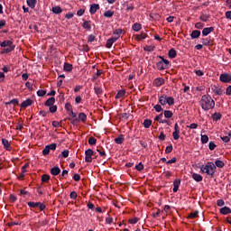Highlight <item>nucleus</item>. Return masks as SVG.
Returning <instances> with one entry per match:
<instances>
[{
	"mask_svg": "<svg viewBox=\"0 0 231 231\" xmlns=\"http://www.w3.org/2000/svg\"><path fill=\"white\" fill-rule=\"evenodd\" d=\"M162 118H163V114H160L159 116H157L155 117V121L159 124H163V120Z\"/></svg>",
	"mask_w": 231,
	"mask_h": 231,
	"instance_id": "49530a36",
	"label": "nucleus"
},
{
	"mask_svg": "<svg viewBox=\"0 0 231 231\" xmlns=\"http://www.w3.org/2000/svg\"><path fill=\"white\" fill-rule=\"evenodd\" d=\"M169 58L170 59H176V50L171 49L169 51Z\"/></svg>",
	"mask_w": 231,
	"mask_h": 231,
	"instance_id": "473e14b6",
	"label": "nucleus"
},
{
	"mask_svg": "<svg viewBox=\"0 0 231 231\" xmlns=\"http://www.w3.org/2000/svg\"><path fill=\"white\" fill-rule=\"evenodd\" d=\"M49 110H50V113H56L57 112V106L55 105H52L51 106H49Z\"/></svg>",
	"mask_w": 231,
	"mask_h": 231,
	"instance_id": "5fc2aeb1",
	"label": "nucleus"
},
{
	"mask_svg": "<svg viewBox=\"0 0 231 231\" xmlns=\"http://www.w3.org/2000/svg\"><path fill=\"white\" fill-rule=\"evenodd\" d=\"M172 137L174 140H180V132L174 131L172 133Z\"/></svg>",
	"mask_w": 231,
	"mask_h": 231,
	"instance_id": "8fccbe9b",
	"label": "nucleus"
},
{
	"mask_svg": "<svg viewBox=\"0 0 231 231\" xmlns=\"http://www.w3.org/2000/svg\"><path fill=\"white\" fill-rule=\"evenodd\" d=\"M10 104H13L14 106H18L19 105V99L14 98V99H12L11 101L5 103L6 106H9Z\"/></svg>",
	"mask_w": 231,
	"mask_h": 231,
	"instance_id": "ea45409f",
	"label": "nucleus"
},
{
	"mask_svg": "<svg viewBox=\"0 0 231 231\" xmlns=\"http://www.w3.org/2000/svg\"><path fill=\"white\" fill-rule=\"evenodd\" d=\"M51 174H52V176H59V174H60V168L55 166L52 169H51Z\"/></svg>",
	"mask_w": 231,
	"mask_h": 231,
	"instance_id": "4468645a",
	"label": "nucleus"
},
{
	"mask_svg": "<svg viewBox=\"0 0 231 231\" xmlns=\"http://www.w3.org/2000/svg\"><path fill=\"white\" fill-rule=\"evenodd\" d=\"M209 147V151H214V149H216L217 145L216 143H214V142H210L208 144Z\"/></svg>",
	"mask_w": 231,
	"mask_h": 231,
	"instance_id": "bf43d9fd",
	"label": "nucleus"
},
{
	"mask_svg": "<svg viewBox=\"0 0 231 231\" xmlns=\"http://www.w3.org/2000/svg\"><path fill=\"white\" fill-rule=\"evenodd\" d=\"M42 181L43 183H48V181H50V175L48 174H44L42 176Z\"/></svg>",
	"mask_w": 231,
	"mask_h": 231,
	"instance_id": "c03bdc74",
	"label": "nucleus"
},
{
	"mask_svg": "<svg viewBox=\"0 0 231 231\" xmlns=\"http://www.w3.org/2000/svg\"><path fill=\"white\" fill-rule=\"evenodd\" d=\"M172 111L171 110H165L164 111V116L165 118H172Z\"/></svg>",
	"mask_w": 231,
	"mask_h": 231,
	"instance_id": "37998d69",
	"label": "nucleus"
},
{
	"mask_svg": "<svg viewBox=\"0 0 231 231\" xmlns=\"http://www.w3.org/2000/svg\"><path fill=\"white\" fill-rule=\"evenodd\" d=\"M27 5L30 8H35V5H37V0H27Z\"/></svg>",
	"mask_w": 231,
	"mask_h": 231,
	"instance_id": "7c9ffc66",
	"label": "nucleus"
},
{
	"mask_svg": "<svg viewBox=\"0 0 231 231\" xmlns=\"http://www.w3.org/2000/svg\"><path fill=\"white\" fill-rule=\"evenodd\" d=\"M2 143L6 151H12V146L10 145V142H8V140L2 139Z\"/></svg>",
	"mask_w": 231,
	"mask_h": 231,
	"instance_id": "9b49d317",
	"label": "nucleus"
},
{
	"mask_svg": "<svg viewBox=\"0 0 231 231\" xmlns=\"http://www.w3.org/2000/svg\"><path fill=\"white\" fill-rule=\"evenodd\" d=\"M84 30H88V32L91 31V22L85 21L82 24Z\"/></svg>",
	"mask_w": 231,
	"mask_h": 231,
	"instance_id": "4be33fe9",
	"label": "nucleus"
},
{
	"mask_svg": "<svg viewBox=\"0 0 231 231\" xmlns=\"http://www.w3.org/2000/svg\"><path fill=\"white\" fill-rule=\"evenodd\" d=\"M180 185H181V180H175L173 182V192H178V189H180Z\"/></svg>",
	"mask_w": 231,
	"mask_h": 231,
	"instance_id": "2eb2a0df",
	"label": "nucleus"
},
{
	"mask_svg": "<svg viewBox=\"0 0 231 231\" xmlns=\"http://www.w3.org/2000/svg\"><path fill=\"white\" fill-rule=\"evenodd\" d=\"M79 122H83V124H85V122L88 120V116L84 113H79Z\"/></svg>",
	"mask_w": 231,
	"mask_h": 231,
	"instance_id": "412c9836",
	"label": "nucleus"
},
{
	"mask_svg": "<svg viewBox=\"0 0 231 231\" xmlns=\"http://www.w3.org/2000/svg\"><path fill=\"white\" fill-rule=\"evenodd\" d=\"M230 137H231V134H230V133L228 134V135L220 136L221 140H222L225 143H228V142H230Z\"/></svg>",
	"mask_w": 231,
	"mask_h": 231,
	"instance_id": "72a5a7b5",
	"label": "nucleus"
},
{
	"mask_svg": "<svg viewBox=\"0 0 231 231\" xmlns=\"http://www.w3.org/2000/svg\"><path fill=\"white\" fill-rule=\"evenodd\" d=\"M226 95H227V97H230V95H231V85L226 88Z\"/></svg>",
	"mask_w": 231,
	"mask_h": 231,
	"instance_id": "338daca9",
	"label": "nucleus"
},
{
	"mask_svg": "<svg viewBox=\"0 0 231 231\" xmlns=\"http://www.w3.org/2000/svg\"><path fill=\"white\" fill-rule=\"evenodd\" d=\"M220 80H221V82H225V83L230 82L231 81L230 74H226V73L221 74Z\"/></svg>",
	"mask_w": 231,
	"mask_h": 231,
	"instance_id": "6e6552de",
	"label": "nucleus"
},
{
	"mask_svg": "<svg viewBox=\"0 0 231 231\" xmlns=\"http://www.w3.org/2000/svg\"><path fill=\"white\" fill-rule=\"evenodd\" d=\"M213 31H214V27H206L202 30V35L204 37H207V35H208L209 33H212Z\"/></svg>",
	"mask_w": 231,
	"mask_h": 231,
	"instance_id": "9d476101",
	"label": "nucleus"
},
{
	"mask_svg": "<svg viewBox=\"0 0 231 231\" xmlns=\"http://www.w3.org/2000/svg\"><path fill=\"white\" fill-rule=\"evenodd\" d=\"M201 35V32H199V30H195L191 32L190 36L191 39H199V36Z\"/></svg>",
	"mask_w": 231,
	"mask_h": 231,
	"instance_id": "6ab92c4d",
	"label": "nucleus"
},
{
	"mask_svg": "<svg viewBox=\"0 0 231 231\" xmlns=\"http://www.w3.org/2000/svg\"><path fill=\"white\" fill-rule=\"evenodd\" d=\"M165 152H166V154H171V152H172V145L171 144L166 147Z\"/></svg>",
	"mask_w": 231,
	"mask_h": 231,
	"instance_id": "4d7b16f0",
	"label": "nucleus"
},
{
	"mask_svg": "<svg viewBox=\"0 0 231 231\" xmlns=\"http://www.w3.org/2000/svg\"><path fill=\"white\" fill-rule=\"evenodd\" d=\"M212 118L217 122V120H221V114H214Z\"/></svg>",
	"mask_w": 231,
	"mask_h": 231,
	"instance_id": "864d4df0",
	"label": "nucleus"
},
{
	"mask_svg": "<svg viewBox=\"0 0 231 231\" xmlns=\"http://www.w3.org/2000/svg\"><path fill=\"white\" fill-rule=\"evenodd\" d=\"M166 104H168V106H174V97H166Z\"/></svg>",
	"mask_w": 231,
	"mask_h": 231,
	"instance_id": "c85d7f7f",
	"label": "nucleus"
},
{
	"mask_svg": "<svg viewBox=\"0 0 231 231\" xmlns=\"http://www.w3.org/2000/svg\"><path fill=\"white\" fill-rule=\"evenodd\" d=\"M192 178L195 180V181H203V177L200 174L193 173Z\"/></svg>",
	"mask_w": 231,
	"mask_h": 231,
	"instance_id": "5701e85b",
	"label": "nucleus"
},
{
	"mask_svg": "<svg viewBox=\"0 0 231 231\" xmlns=\"http://www.w3.org/2000/svg\"><path fill=\"white\" fill-rule=\"evenodd\" d=\"M113 15H115V12H113L111 10L106 11L104 13V17L111 18V17H113Z\"/></svg>",
	"mask_w": 231,
	"mask_h": 231,
	"instance_id": "e433bc0d",
	"label": "nucleus"
},
{
	"mask_svg": "<svg viewBox=\"0 0 231 231\" xmlns=\"http://www.w3.org/2000/svg\"><path fill=\"white\" fill-rule=\"evenodd\" d=\"M187 127H188L189 129H198L199 125L196 124V123H192V124H190L189 125H187Z\"/></svg>",
	"mask_w": 231,
	"mask_h": 231,
	"instance_id": "603ef678",
	"label": "nucleus"
},
{
	"mask_svg": "<svg viewBox=\"0 0 231 231\" xmlns=\"http://www.w3.org/2000/svg\"><path fill=\"white\" fill-rule=\"evenodd\" d=\"M220 214H223L224 216H226L228 214H231V209L228 207H224L220 208Z\"/></svg>",
	"mask_w": 231,
	"mask_h": 231,
	"instance_id": "a211bd4d",
	"label": "nucleus"
},
{
	"mask_svg": "<svg viewBox=\"0 0 231 231\" xmlns=\"http://www.w3.org/2000/svg\"><path fill=\"white\" fill-rule=\"evenodd\" d=\"M140 221V218L138 217H134V218H129L128 219V223H130V225H136V223Z\"/></svg>",
	"mask_w": 231,
	"mask_h": 231,
	"instance_id": "79ce46f5",
	"label": "nucleus"
},
{
	"mask_svg": "<svg viewBox=\"0 0 231 231\" xmlns=\"http://www.w3.org/2000/svg\"><path fill=\"white\" fill-rule=\"evenodd\" d=\"M124 31L122 29H116L113 33L115 34L114 37H117V40L120 39V35H122V32Z\"/></svg>",
	"mask_w": 231,
	"mask_h": 231,
	"instance_id": "bb28decb",
	"label": "nucleus"
},
{
	"mask_svg": "<svg viewBox=\"0 0 231 231\" xmlns=\"http://www.w3.org/2000/svg\"><path fill=\"white\" fill-rule=\"evenodd\" d=\"M153 108L155 109V111H156L157 113H161V111H163V108L162 107V105H155V106H153Z\"/></svg>",
	"mask_w": 231,
	"mask_h": 231,
	"instance_id": "09e8293b",
	"label": "nucleus"
},
{
	"mask_svg": "<svg viewBox=\"0 0 231 231\" xmlns=\"http://www.w3.org/2000/svg\"><path fill=\"white\" fill-rule=\"evenodd\" d=\"M200 106L202 109H204V111H208L210 109H214L216 102L214 101V99H212V97L208 95H204L201 97Z\"/></svg>",
	"mask_w": 231,
	"mask_h": 231,
	"instance_id": "f257e3e1",
	"label": "nucleus"
},
{
	"mask_svg": "<svg viewBox=\"0 0 231 231\" xmlns=\"http://www.w3.org/2000/svg\"><path fill=\"white\" fill-rule=\"evenodd\" d=\"M27 205H28V207H30V208H39L41 211H42L46 208V205H44L42 202L30 201L27 203Z\"/></svg>",
	"mask_w": 231,
	"mask_h": 231,
	"instance_id": "20e7f679",
	"label": "nucleus"
},
{
	"mask_svg": "<svg viewBox=\"0 0 231 231\" xmlns=\"http://www.w3.org/2000/svg\"><path fill=\"white\" fill-rule=\"evenodd\" d=\"M106 223L107 225H111L113 223V217H106Z\"/></svg>",
	"mask_w": 231,
	"mask_h": 231,
	"instance_id": "69168bd1",
	"label": "nucleus"
},
{
	"mask_svg": "<svg viewBox=\"0 0 231 231\" xmlns=\"http://www.w3.org/2000/svg\"><path fill=\"white\" fill-rule=\"evenodd\" d=\"M147 37V34L145 33H141V34H137L135 36L136 41H143V39H145Z\"/></svg>",
	"mask_w": 231,
	"mask_h": 231,
	"instance_id": "a19ab883",
	"label": "nucleus"
},
{
	"mask_svg": "<svg viewBox=\"0 0 231 231\" xmlns=\"http://www.w3.org/2000/svg\"><path fill=\"white\" fill-rule=\"evenodd\" d=\"M32 104H33V101L32 99L28 98L27 100L23 101L21 104V107L25 109V107H28V106H32Z\"/></svg>",
	"mask_w": 231,
	"mask_h": 231,
	"instance_id": "ddd939ff",
	"label": "nucleus"
},
{
	"mask_svg": "<svg viewBox=\"0 0 231 231\" xmlns=\"http://www.w3.org/2000/svg\"><path fill=\"white\" fill-rule=\"evenodd\" d=\"M215 167L218 169H223L225 167V162L221 160H216L215 161Z\"/></svg>",
	"mask_w": 231,
	"mask_h": 231,
	"instance_id": "aec40b11",
	"label": "nucleus"
},
{
	"mask_svg": "<svg viewBox=\"0 0 231 231\" xmlns=\"http://www.w3.org/2000/svg\"><path fill=\"white\" fill-rule=\"evenodd\" d=\"M200 171L212 178L216 174V164L214 162H208L206 165L200 167Z\"/></svg>",
	"mask_w": 231,
	"mask_h": 231,
	"instance_id": "f03ea898",
	"label": "nucleus"
},
{
	"mask_svg": "<svg viewBox=\"0 0 231 231\" xmlns=\"http://www.w3.org/2000/svg\"><path fill=\"white\" fill-rule=\"evenodd\" d=\"M226 19H231V11L226 12Z\"/></svg>",
	"mask_w": 231,
	"mask_h": 231,
	"instance_id": "774afa93",
	"label": "nucleus"
},
{
	"mask_svg": "<svg viewBox=\"0 0 231 231\" xmlns=\"http://www.w3.org/2000/svg\"><path fill=\"white\" fill-rule=\"evenodd\" d=\"M55 149H57V143L46 145L42 151L43 156H48V154H50V151H55Z\"/></svg>",
	"mask_w": 231,
	"mask_h": 231,
	"instance_id": "39448f33",
	"label": "nucleus"
},
{
	"mask_svg": "<svg viewBox=\"0 0 231 231\" xmlns=\"http://www.w3.org/2000/svg\"><path fill=\"white\" fill-rule=\"evenodd\" d=\"M89 145H96L97 144V139L95 137H90L88 139Z\"/></svg>",
	"mask_w": 231,
	"mask_h": 231,
	"instance_id": "de8ad7c7",
	"label": "nucleus"
},
{
	"mask_svg": "<svg viewBox=\"0 0 231 231\" xmlns=\"http://www.w3.org/2000/svg\"><path fill=\"white\" fill-rule=\"evenodd\" d=\"M94 152L91 149H88L85 152V162H87L88 163H91V162H93V156Z\"/></svg>",
	"mask_w": 231,
	"mask_h": 231,
	"instance_id": "423d86ee",
	"label": "nucleus"
},
{
	"mask_svg": "<svg viewBox=\"0 0 231 231\" xmlns=\"http://www.w3.org/2000/svg\"><path fill=\"white\" fill-rule=\"evenodd\" d=\"M136 171H143V164L140 162L139 164L135 165Z\"/></svg>",
	"mask_w": 231,
	"mask_h": 231,
	"instance_id": "052dcab7",
	"label": "nucleus"
},
{
	"mask_svg": "<svg viewBox=\"0 0 231 231\" xmlns=\"http://www.w3.org/2000/svg\"><path fill=\"white\" fill-rule=\"evenodd\" d=\"M201 143H208V135H207V134H201Z\"/></svg>",
	"mask_w": 231,
	"mask_h": 231,
	"instance_id": "a18cd8bd",
	"label": "nucleus"
},
{
	"mask_svg": "<svg viewBox=\"0 0 231 231\" xmlns=\"http://www.w3.org/2000/svg\"><path fill=\"white\" fill-rule=\"evenodd\" d=\"M63 68L65 71H71V69H73V65L69 63H64Z\"/></svg>",
	"mask_w": 231,
	"mask_h": 231,
	"instance_id": "c9c22d12",
	"label": "nucleus"
},
{
	"mask_svg": "<svg viewBox=\"0 0 231 231\" xmlns=\"http://www.w3.org/2000/svg\"><path fill=\"white\" fill-rule=\"evenodd\" d=\"M183 93H188V95H190V87L184 86V88L182 89Z\"/></svg>",
	"mask_w": 231,
	"mask_h": 231,
	"instance_id": "13d9d810",
	"label": "nucleus"
},
{
	"mask_svg": "<svg viewBox=\"0 0 231 231\" xmlns=\"http://www.w3.org/2000/svg\"><path fill=\"white\" fill-rule=\"evenodd\" d=\"M95 89V93L97 95V97H100V95H102L103 90H102V87H96L94 88Z\"/></svg>",
	"mask_w": 231,
	"mask_h": 231,
	"instance_id": "4c0bfd02",
	"label": "nucleus"
},
{
	"mask_svg": "<svg viewBox=\"0 0 231 231\" xmlns=\"http://www.w3.org/2000/svg\"><path fill=\"white\" fill-rule=\"evenodd\" d=\"M96 37L93 34L88 35V42H93L95 41Z\"/></svg>",
	"mask_w": 231,
	"mask_h": 231,
	"instance_id": "e2e57ef3",
	"label": "nucleus"
},
{
	"mask_svg": "<svg viewBox=\"0 0 231 231\" xmlns=\"http://www.w3.org/2000/svg\"><path fill=\"white\" fill-rule=\"evenodd\" d=\"M198 214H199L198 211L191 212V213H189V215L188 216V218H189V219H196V217H198Z\"/></svg>",
	"mask_w": 231,
	"mask_h": 231,
	"instance_id": "58836bf2",
	"label": "nucleus"
},
{
	"mask_svg": "<svg viewBox=\"0 0 231 231\" xmlns=\"http://www.w3.org/2000/svg\"><path fill=\"white\" fill-rule=\"evenodd\" d=\"M116 143L122 144L124 143V135H119L115 139Z\"/></svg>",
	"mask_w": 231,
	"mask_h": 231,
	"instance_id": "f704fd0d",
	"label": "nucleus"
},
{
	"mask_svg": "<svg viewBox=\"0 0 231 231\" xmlns=\"http://www.w3.org/2000/svg\"><path fill=\"white\" fill-rule=\"evenodd\" d=\"M52 12L56 14H62V8L60 6H54L52 7Z\"/></svg>",
	"mask_w": 231,
	"mask_h": 231,
	"instance_id": "2f4dec72",
	"label": "nucleus"
},
{
	"mask_svg": "<svg viewBox=\"0 0 231 231\" xmlns=\"http://www.w3.org/2000/svg\"><path fill=\"white\" fill-rule=\"evenodd\" d=\"M132 30H134V32H140V30H142V25L139 23H135L132 26Z\"/></svg>",
	"mask_w": 231,
	"mask_h": 231,
	"instance_id": "a878e982",
	"label": "nucleus"
},
{
	"mask_svg": "<svg viewBox=\"0 0 231 231\" xmlns=\"http://www.w3.org/2000/svg\"><path fill=\"white\" fill-rule=\"evenodd\" d=\"M202 44L203 46H212V42H210V39L205 38L202 39Z\"/></svg>",
	"mask_w": 231,
	"mask_h": 231,
	"instance_id": "c756f323",
	"label": "nucleus"
},
{
	"mask_svg": "<svg viewBox=\"0 0 231 231\" xmlns=\"http://www.w3.org/2000/svg\"><path fill=\"white\" fill-rule=\"evenodd\" d=\"M143 125H144L145 129H149V127H151V125H152V121L151 119H145L143 121Z\"/></svg>",
	"mask_w": 231,
	"mask_h": 231,
	"instance_id": "b1692460",
	"label": "nucleus"
},
{
	"mask_svg": "<svg viewBox=\"0 0 231 231\" xmlns=\"http://www.w3.org/2000/svg\"><path fill=\"white\" fill-rule=\"evenodd\" d=\"M157 69H159L160 71H162V69H167L166 65L163 63L162 60L158 61L156 64Z\"/></svg>",
	"mask_w": 231,
	"mask_h": 231,
	"instance_id": "f3484780",
	"label": "nucleus"
},
{
	"mask_svg": "<svg viewBox=\"0 0 231 231\" xmlns=\"http://www.w3.org/2000/svg\"><path fill=\"white\" fill-rule=\"evenodd\" d=\"M165 84V80L162 78H157L153 80V85L156 86V88H160V86H163Z\"/></svg>",
	"mask_w": 231,
	"mask_h": 231,
	"instance_id": "1a4fd4ad",
	"label": "nucleus"
},
{
	"mask_svg": "<svg viewBox=\"0 0 231 231\" xmlns=\"http://www.w3.org/2000/svg\"><path fill=\"white\" fill-rule=\"evenodd\" d=\"M204 26H205V24L203 23H197L195 24V28H197V30H201L204 28Z\"/></svg>",
	"mask_w": 231,
	"mask_h": 231,
	"instance_id": "3c124183",
	"label": "nucleus"
},
{
	"mask_svg": "<svg viewBox=\"0 0 231 231\" xmlns=\"http://www.w3.org/2000/svg\"><path fill=\"white\" fill-rule=\"evenodd\" d=\"M1 48H4L3 51H1V53H10L11 51H14L15 50V45H14V42L6 40L3 42H0Z\"/></svg>",
	"mask_w": 231,
	"mask_h": 231,
	"instance_id": "7ed1b4c3",
	"label": "nucleus"
},
{
	"mask_svg": "<svg viewBox=\"0 0 231 231\" xmlns=\"http://www.w3.org/2000/svg\"><path fill=\"white\" fill-rule=\"evenodd\" d=\"M100 9V5L98 4H93L91 6H90V9H89V12L90 14H97V10H99Z\"/></svg>",
	"mask_w": 231,
	"mask_h": 231,
	"instance_id": "f8f14e48",
	"label": "nucleus"
},
{
	"mask_svg": "<svg viewBox=\"0 0 231 231\" xmlns=\"http://www.w3.org/2000/svg\"><path fill=\"white\" fill-rule=\"evenodd\" d=\"M118 41V37H112L106 41V48H111L115 42Z\"/></svg>",
	"mask_w": 231,
	"mask_h": 231,
	"instance_id": "0eeeda50",
	"label": "nucleus"
},
{
	"mask_svg": "<svg viewBox=\"0 0 231 231\" xmlns=\"http://www.w3.org/2000/svg\"><path fill=\"white\" fill-rule=\"evenodd\" d=\"M37 95L38 97H44V95H46V90H38Z\"/></svg>",
	"mask_w": 231,
	"mask_h": 231,
	"instance_id": "680f3d73",
	"label": "nucleus"
},
{
	"mask_svg": "<svg viewBox=\"0 0 231 231\" xmlns=\"http://www.w3.org/2000/svg\"><path fill=\"white\" fill-rule=\"evenodd\" d=\"M53 104H55V97H50V98L45 102V106H47L48 107L53 106Z\"/></svg>",
	"mask_w": 231,
	"mask_h": 231,
	"instance_id": "393cba45",
	"label": "nucleus"
},
{
	"mask_svg": "<svg viewBox=\"0 0 231 231\" xmlns=\"http://www.w3.org/2000/svg\"><path fill=\"white\" fill-rule=\"evenodd\" d=\"M52 126H53V127H61V125H60V123L58 122V121H53V122H52Z\"/></svg>",
	"mask_w": 231,
	"mask_h": 231,
	"instance_id": "0e129e2a",
	"label": "nucleus"
},
{
	"mask_svg": "<svg viewBox=\"0 0 231 231\" xmlns=\"http://www.w3.org/2000/svg\"><path fill=\"white\" fill-rule=\"evenodd\" d=\"M61 156H62V158H68V157L69 156V151L64 150V151L61 152Z\"/></svg>",
	"mask_w": 231,
	"mask_h": 231,
	"instance_id": "6e6d98bb",
	"label": "nucleus"
},
{
	"mask_svg": "<svg viewBox=\"0 0 231 231\" xmlns=\"http://www.w3.org/2000/svg\"><path fill=\"white\" fill-rule=\"evenodd\" d=\"M124 97H125V90H120L117 92L116 98V99L124 98Z\"/></svg>",
	"mask_w": 231,
	"mask_h": 231,
	"instance_id": "cd10ccee",
	"label": "nucleus"
},
{
	"mask_svg": "<svg viewBox=\"0 0 231 231\" xmlns=\"http://www.w3.org/2000/svg\"><path fill=\"white\" fill-rule=\"evenodd\" d=\"M159 103L161 104V106H167V96L166 95H162L159 97Z\"/></svg>",
	"mask_w": 231,
	"mask_h": 231,
	"instance_id": "dca6fc26",
	"label": "nucleus"
}]
</instances>
